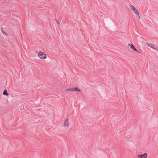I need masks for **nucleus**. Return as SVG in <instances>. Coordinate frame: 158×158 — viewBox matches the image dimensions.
I'll list each match as a JSON object with an SVG mask.
<instances>
[{"label": "nucleus", "instance_id": "423d86ee", "mask_svg": "<svg viewBox=\"0 0 158 158\" xmlns=\"http://www.w3.org/2000/svg\"><path fill=\"white\" fill-rule=\"evenodd\" d=\"M69 125V123H68V119H67L65 121L64 123V126L65 127H67Z\"/></svg>", "mask_w": 158, "mask_h": 158}, {"label": "nucleus", "instance_id": "9b49d317", "mask_svg": "<svg viewBox=\"0 0 158 158\" xmlns=\"http://www.w3.org/2000/svg\"><path fill=\"white\" fill-rule=\"evenodd\" d=\"M57 23L58 25H59L60 24L59 22L58 21H57Z\"/></svg>", "mask_w": 158, "mask_h": 158}, {"label": "nucleus", "instance_id": "f257e3e1", "mask_svg": "<svg viewBox=\"0 0 158 158\" xmlns=\"http://www.w3.org/2000/svg\"><path fill=\"white\" fill-rule=\"evenodd\" d=\"M129 6L131 9L135 13L136 16L137 17H139V19H140V16L139 15V12L137 9H135L134 6H133L132 5L130 4L129 5Z\"/></svg>", "mask_w": 158, "mask_h": 158}, {"label": "nucleus", "instance_id": "20e7f679", "mask_svg": "<svg viewBox=\"0 0 158 158\" xmlns=\"http://www.w3.org/2000/svg\"><path fill=\"white\" fill-rule=\"evenodd\" d=\"M147 156V153H144V154L142 155H138V158H146Z\"/></svg>", "mask_w": 158, "mask_h": 158}, {"label": "nucleus", "instance_id": "9d476101", "mask_svg": "<svg viewBox=\"0 0 158 158\" xmlns=\"http://www.w3.org/2000/svg\"><path fill=\"white\" fill-rule=\"evenodd\" d=\"M1 28V31L2 33L4 34V35H6L7 33L6 32L4 31L2 29V28Z\"/></svg>", "mask_w": 158, "mask_h": 158}, {"label": "nucleus", "instance_id": "1a4fd4ad", "mask_svg": "<svg viewBox=\"0 0 158 158\" xmlns=\"http://www.w3.org/2000/svg\"><path fill=\"white\" fill-rule=\"evenodd\" d=\"M72 89L73 88H67L66 89V91L67 92L73 91Z\"/></svg>", "mask_w": 158, "mask_h": 158}, {"label": "nucleus", "instance_id": "6e6552de", "mask_svg": "<svg viewBox=\"0 0 158 158\" xmlns=\"http://www.w3.org/2000/svg\"><path fill=\"white\" fill-rule=\"evenodd\" d=\"M148 45L149 46L151 47L152 48H153V49H154L155 50H157V49H156L154 48V47H155L154 45H152V44H148Z\"/></svg>", "mask_w": 158, "mask_h": 158}, {"label": "nucleus", "instance_id": "39448f33", "mask_svg": "<svg viewBox=\"0 0 158 158\" xmlns=\"http://www.w3.org/2000/svg\"><path fill=\"white\" fill-rule=\"evenodd\" d=\"M73 91H78L81 92V90L80 89H78L77 87H73L72 89Z\"/></svg>", "mask_w": 158, "mask_h": 158}, {"label": "nucleus", "instance_id": "0eeeda50", "mask_svg": "<svg viewBox=\"0 0 158 158\" xmlns=\"http://www.w3.org/2000/svg\"><path fill=\"white\" fill-rule=\"evenodd\" d=\"M3 94L5 95L8 96L9 95L6 89H5L3 91Z\"/></svg>", "mask_w": 158, "mask_h": 158}, {"label": "nucleus", "instance_id": "f03ea898", "mask_svg": "<svg viewBox=\"0 0 158 158\" xmlns=\"http://www.w3.org/2000/svg\"><path fill=\"white\" fill-rule=\"evenodd\" d=\"M38 57L41 59H45L46 58V55L43 52L40 51L38 54Z\"/></svg>", "mask_w": 158, "mask_h": 158}, {"label": "nucleus", "instance_id": "7ed1b4c3", "mask_svg": "<svg viewBox=\"0 0 158 158\" xmlns=\"http://www.w3.org/2000/svg\"><path fill=\"white\" fill-rule=\"evenodd\" d=\"M128 45L131 47V49L134 51H137L138 52H139L138 51L137 49L135 47L134 45L131 43H129L128 44Z\"/></svg>", "mask_w": 158, "mask_h": 158}]
</instances>
